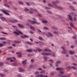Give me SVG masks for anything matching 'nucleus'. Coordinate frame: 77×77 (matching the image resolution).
<instances>
[{
    "label": "nucleus",
    "mask_w": 77,
    "mask_h": 77,
    "mask_svg": "<svg viewBox=\"0 0 77 77\" xmlns=\"http://www.w3.org/2000/svg\"><path fill=\"white\" fill-rule=\"evenodd\" d=\"M26 44H28L29 45H32V43L28 42H26Z\"/></svg>",
    "instance_id": "nucleus-26"
},
{
    "label": "nucleus",
    "mask_w": 77,
    "mask_h": 77,
    "mask_svg": "<svg viewBox=\"0 0 77 77\" xmlns=\"http://www.w3.org/2000/svg\"><path fill=\"white\" fill-rule=\"evenodd\" d=\"M13 27L15 29H17V27L16 26H13Z\"/></svg>",
    "instance_id": "nucleus-55"
},
{
    "label": "nucleus",
    "mask_w": 77,
    "mask_h": 77,
    "mask_svg": "<svg viewBox=\"0 0 77 77\" xmlns=\"http://www.w3.org/2000/svg\"><path fill=\"white\" fill-rule=\"evenodd\" d=\"M45 72V71L44 70H43L42 71H41L40 72V74H42V73H44Z\"/></svg>",
    "instance_id": "nucleus-46"
},
{
    "label": "nucleus",
    "mask_w": 77,
    "mask_h": 77,
    "mask_svg": "<svg viewBox=\"0 0 77 77\" xmlns=\"http://www.w3.org/2000/svg\"><path fill=\"white\" fill-rule=\"evenodd\" d=\"M11 65L12 66H17V65L15 63H11Z\"/></svg>",
    "instance_id": "nucleus-41"
},
{
    "label": "nucleus",
    "mask_w": 77,
    "mask_h": 77,
    "mask_svg": "<svg viewBox=\"0 0 77 77\" xmlns=\"http://www.w3.org/2000/svg\"><path fill=\"white\" fill-rule=\"evenodd\" d=\"M52 56H53V57H55V53H53V54L52 55Z\"/></svg>",
    "instance_id": "nucleus-47"
},
{
    "label": "nucleus",
    "mask_w": 77,
    "mask_h": 77,
    "mask_svg": "<svg viewBox=\"0 0 77 77\" xmlns=\"http://www.w3.org/2000/svg\"><path fill=\"white\" fill-rule=\"evenodd\" d=\"M26 51H27L28 52H29V53H30L33 51V50H32V49H29L27 50H26Z\"/></svg>",
    "instance_id": "nucleus-21"
},
{
    "label": "nucleus",
    "mask_w": 77,
    "mask_h": 77,
    "mask_svg": "<svg viewBox=\"0 0 77 77\" xmlns=\"http://www.w3.org/2000/svg\"><path fill=\"white\" fill-rule=\"evenodd\" d=\"M32 19L33 20V21H32L30 20H28V22H30V23H31V24H37L38 25L40 24V23L36 21V20L35 19V18H32Z\"/></svg>",
    "instance_id": "nucleus-1"
},
{
    "label": "nucleus",
    "mask_w": 77,
    "mask_h": 77,
    "mask_svg": "<svg viewBox=\"0 0 77 77\" xmlns=\"http://www.w3.org/2000/svg\"><path fill=\"white\" fill-rule=\"evenodd\" d=\"M50 75H54V72H51L50 73Z\"/></svg>",
    "instance_id": "nucleus-42"
},
{
    "label": "nucleus",
    "mask_w": 77,
    "mask_h": 77,
    "mask_svg": "<svg viewBox=\"0 0 77 77\" xmlns=\"http://www.w3.org/2000/svg\"><path fill=\"white\" fill-rule=\"evenodd\" d=\"M33 51L34 52H35V53H37V51H42V50L41 49V48H36V50H33Z\"/></svg>",
    "instance_id": "nucleus-6"
},
{
    "label": "nucleus",
    "mask_w": 77,
    "mask_h": 77,
    "mask_svg": "<svg viewBox=\"0 0 77 77\" xmlns=\"http://www.w3.org/2000/svg\"><path fill=\"white\" fill-rule=\"evenodd\" d=\"M2 44H5L6 43V42L5 41H3L2 42Z\"/></svg>",
    "instance_id": "nucleus-59"
},
{
    "label": "nucleus",
    "mask_w": 77,
    "mask_h": 77,
    "mask_svg": "<svg viewBox=\"0 0 77 77\" xmlns=\"http://www.w3.org/2000/svg\"><path fill=\"white\" fill-rule=\"evenodd\" d=\"M46 36L48 38H50V37H52L53 36V35L51 32H48V33H46Z\"/></svg>",
    "instance_id": "nucleus-3"
},
{
    "label": "nucleus",
    "mask_w": 77,
    "mask_h": 77,
    "mask_svg": "<svg viewBox=\"0 0 77 77\" xmlns=\"http://www.w3.org/2000/svg\"><path fill=\"white\" fill-rule=\"evenodd\" d=\"M74 45H71V48H74Z\"/></svg>",
    "instance_id": "nucleus-63"
},
{
    "label": "nucleus",
    "mask_w": 77,
    "mask_h": 77,
    "mask_svg": "<svg viewBox=\"0 0 77 77\" xmlns=\"http://www.w3.org/2000/svg\"><path fill=\"white\" fill-rule=\"evenodd\" d=\"M38 70L39 71H42V69L41 68H39L38 69Z\"/></svg>",
    "instance_id": "nucleus-60"
},
{
    "label": "nucleus",
    "mask_w": 77,
    "mask_h": 77,
    "mask_svg": "<svg viewBox=\"0 0 77 77\" xmlns=\"http://www.w3.org/2000/svg\"><path fill=\"white\" fill-rule=\"evenodd\" d=\"M71 68H72V69H75V67L72 66Z\"/></svg>",
    "instance_id": "nucleus-62"
},
{
    "label": "nucleus",
    "mask_w": 77,
    "mask_h": 77,
    "mask_svg": "<svg viewBox=\"0 0 77 77\" xmlns=\"http://www.w3.org/2000/svg\"><path fill=\"white\" fill-rule=\"evenodd\" d=\"M11 59H12V58L11 57L8 58H7V60H11Z\"/></svg>",
    "instance_id": "nucleus-52"
},
{
    "label": "nucleus",
    "mask_w": 77,
    "mask_h": 77,
    "mask_svg": "<svg viewBox=\"0 0 77 77\" xmlns=\"http://www.w3.org/2000/svg\"><path fill=\"white\" fill-rule=\"evenodd\" d=\"M18 26L19 27H20V28H24V26L23 25H21V24H18Z\"/></svg>",
    "instance_id": "nucleus-14"
},
{
    "label": "nucleus",
    "mask_w": 77,
    "mask_h": 77,
    "mask_svg": "<svg viewBox=\"0 0 77 77\" xmlns=\"http://www.w3.org/2000/svg\"><path fill=\"white\" fill-rule=\"evenodd\" d=\"M43 28L44 29H46V30H48V28L46 27H44Z\"/></svg>",
    "instance_id": "nucleus-53"
},
{
    "label": "nucleus",
    "mask_w": 77,
    "mask_h": 77,
    "mask_svg": "<svg viewBox=\"0 0 77 77\" xmlns=\"http://www.w3.org/2000/svg\"><path fill=\"white\" fill-rule=\"evenodd\" d=\"M43 58L44 59H45V62H47V57H43Z\"/></svg>",
    "instance_id": "nucleus-44"
},
{
    "label": "nucleus",
    "mask_w": 77,
    "mask_h": 77,
    "mask_svg": "<svg viewBox=\"0 0 77 77\" xmlns=\"http://www.w3.org/2000/svg\"><path fill=\"white\" fill-rule=\"evenodd\" d=\"M48 6H49L50 7H51V8H53V6L51 5L50 4H48Z\"/></svg>",
    "instance_id": "nucleus-32"
},
{
    "label": "nucleus",
    "mask_w": 77,
    "mask_h": 77,
    "mask_svg": "<svg viewBox=\"0 0 77 77\" xmlns=\"http://www.w3.org/2000/svg\"><path fill=\"white\" fill-rule=\"evenodd\" d=\"M73 20H74V21H76V20H77V17H74Z\"/></svg>",
    "instance_id": "nucleus-45"
},
{
    "label": "nucleus",
    "mask_w": 77,
    "mask_h": 77,
    "mask_svg": "<svg viewBox=\"0 0 77 77\" xmlns=\"http://www.w3.org/2000/svg\"><path fill=\"white\" fill-rule=\"evenodd\" d=\"M30 27L31 29H32V30H35V28L34 27L31 26H30Z\"/></svg>",
    "instance_id": "nucleus-24"
},
{
    "label": "nucleus",
    "mask_w": 77,
    "mask_h": 77,
    "mask_svg": "<svg viewBox=\"0 0 77 77\" xmlns=\"http://www.w3.org/2000/svg\"><path fill=\"white\" fill-rule=\"evenodd\" d=\"M1 18L2 21H6V19L4 18L3 17H1Z\"/></svg>",
    "instance_id": "nucleus-35"
},
{
    "label": "nucleus",
    "mask_w": 77,
    "mask_h": 77,
    "mask_svg": "<svg viewBox=\"0 0 77 77\" xmlns=\"http://www.w3.org/2000/svg\"><path fill=\"white\" fill-rule=\"evenodd\" d=\"M25 10L26 11H29V9L27 8H25Z\"/></svg>",
    "instance_id": "nucleus-50"
},
{
    "label": "nucleus",
    "mask_w": 77,
    "mask_h": 77,
    "mask_svg": "<svg viewBox=\"0 0 77 77\" xmlns=\"http://www.w3.org/2000/svg\"><path fill=\"white\" fill-rule=\"evenodd\" d=\"M70 15H73V16H74L75 17H76L77 16V15L75 14L74 13L71 12L70 13Z\"/></svg>",
    "instance_id": "nucleus-17"
},
{
    "label": "nucleus",
    "mask_w": 77,
    "mask_h": 77,
    "mask_svg": "<svg viewBox=\"0 0 77 77\" xmlns=\"http://www.w3.org/2000/svg\"><path fill=\"white\" fill-rule=\"evenodd\" d=\"M28 13L29 14H33V12L32 11H29L28 12Z\"/></svg>",
    "instance_id": "nucleus-57"
},
{
    "label": "nucleus",
    "mask_w": 77,
    "mask_h": 77,
    "mask_svg": "<svg viewBox=\"0 0 77 77\" xmlns=\"http://www.w3.org/2000/svg\"><path fill=\"white\" fill-rule=\"evenodd\" d=\"M70 26L71 27H74V25H73V23L72 22L69 23Z\"/></svg>",
    "instance_id": "nucleus-19"
},
{
    "label": "nucleus",
    "mask_w": 77,
    "mask_h": 77,
    "mask_svg": "<svg viewBox=\"0 0 77 77\" xmlns=\"http://www.w3.org/2000/svg\"><path fill=\"white\" fill-rule=\"evenodd\" d=\"M1 11L2 12H3V13H5V14L7 15H9V16H10L11 15L9 14L7 12V11H8V12H11V11H9L8 10H1Z\"/></svg>",
    "instance_id": "nucleus-2"
},
{
    "label": "nucleus",
    "mask_w": 77,
    "mask_h": 77,
    "mask_svg": "<svg viewBox=\"0 0 77 77\" xmlns=\"http://www.w3.org/2000/svg\"><path fill=\"white\" fill-rule=\"evenodd\" d=\"M37 30L38 32H39V33H41V30L38 29H37Z\"/></svg>",
    "instance_id": "nucleus-48"
},
{
    "label": "nucleus",
    "mask_w": 77,
    "mask_h": 77,
    "mask_svg": "<svg viewBox=\"0 0 77 77\" xmlns=\"http://www.w3.org/2000/svg\"><path fill=\"white\" fill-rule=\"evenodd\" d=\"M14 34H16V35H19V33H18L16 31H14Z\"/></svg>",
    "instance_id": "nucleus-39"
},
{
    "label": "nucleus",
    "mask_w": 77,
    "mask_h": 77,
    "mask_svg": "<svg viewBox=\"0 0 77 77\" xmlns=\"http://www.w3.org/2000/svg\"><path fill=\"white\" fill-rule=\"evenodd\" d=\"M38 38L39 39H40V40H42V37H38Z\"/></svg>",
    "instance_id": "nucleus-58"
},
{
    "label": "nucleus",
    "mask_w": 77,
    "mask_h": 77,
    "mask_svg": "<svg viewBox=\"0 0 77 77\" xmlns=\"http://www.w3.org/2000/svg\"><path fill=\"white\" fill-rule=\"evenodd\" d=\"M62 48L63 50V51L62 52V54H66V53L67 52L66 51V50L65 49V48L63 47H62Z\"/></svg>",
    "instance_id": "nucleus-7"
},
{
    "label": "nucleus",
    "mask_w": 77,
    "mask_h": 77,
    "mask_svg": "<svg viewBox=\"0 0 77 77\" xmlns=\"http://www.w3.org/2000/svg\"><path fill=\"white\" fill-rule=\"evenodd\" d=\"M70 9H71L72 11H75V9L72 6H70Z\"/></svg>",
    "instance_id": "nucleus-30"
},
{
    "label": "nucleus",
    "mask_w": 77,
    "mask_h": 77,
    "mask_svg": "<svg viewBox=\"0 0 77 77\" xmlns=\"http://www.w3.org/2000/svg\"><path fill=\"white\" fill-rule=\"evenodd\" d=\"M20 37L21 38L24 39V38H28V36L26 35H23L21 36Z\"/></svg>",
    "instance_id": "nucleus-12"
},
{
    "label": "nucleus",
    "mask_w": 77,
    "mask_h": 77,
    "mask_svg": "<svg viewBox=\"0 0 77 77\" xmlns=\"http://www.w3.org/2000/svg\"><path fill=\"white\" fill-rule=\"evenodd\" d=\"M44 50L45 51H47V52H48V53H51V50L47 48L45 49Z\"/></svg>",
    "instance_id": "nucleus-10"
},
{
    "label": "nucleus",
    "mask_w": 77,
    "mask_h": 77,
    "mask_svg": "<svg viewBox=\"0 0 77 77\" xmlns=\"http://www.w3.org/2000/svg\"><path fill=\"white\" fill-rule=\"evenodd\" d=\"M59 18H61V20L63 21L64 22H65V21L64 20H63V17H61L60 16H59Z\"/></svg>",
    "instance_id": "nucleus-29"
},
{
    "label": "nucleus",
    "mask_w": 77,
    "mask_h": 77,
    "mask_svg": "<svg viewBox=\"0 0 77 77\" xmlns=\"http://www.w3.org/2000/svg\"><path fill=\"white\" fill-rule=\"evenodd\" d=\"M69 53L70 54H75V52L73 51H70L69 52Z\"/></svg>",
    "instance_id": "nucleus-16"
},
{
    "label": "nucleus",
    "mask_w": 77,
    "mask_h": 77,
    "mask_svg": "<svg viewBox=\"0 0 77 77\" xmlns=\"http://www.w3.org/2000/svg\"><path fill=\"white\" fill-rule=\"evenodd\" d=\"M0 76H2V77H3L5 76V75L4 74L0 73Z\"/></svg>",
    "instance_id": "nucleus-40"
},
{
    "label": "nucleus",
    "mask_w": 77,
    "mask_h": 77,
    "mask_svg": "<svg viewBox=\"0 0 77 77\" xmlns=\"http://www.w3.org/2000/svg\"><path fill=\"white\" fill-rule=\"evenodd\" d=\"M14 42H15V43H16L17 44L20 43V41H14Z\"/></svg>",
    "instance_id": "nucleus-36"
},
{
    "label": "nucleus",
    "mask_w": 77,
    "mask_h": 77,
    "mask_svg": "<svg viewBox=\"0 0 77 77\" xmlns=\"http://www.w3.org/2000/svg\"><path fill=\"white\" fill-rule=\"evenodd\" d=\"M47 12H48V14H51V13H52L51 11H50V10H47Z\"/></svg>",
    "instance_id": "nucleus-34"
},
{
    "label": "nucleus",
    "mask_w": 77,
    "mask_h": 77,
    "mask_svg": "<svg viewBox=\"0 0 77 77\" xmlns=\"http://www.w3.org/2000/svg\"><path fill=\"white\" fill-rule=\"evenodd\" d=\"M0 66H3V63H0Z\"/></svg>",
    "instance_id": "nucleus-56"
},
{
    "label": "nucleus",
    "mask_w": 77,
    "mask_h": 77,
    "mask_svg": "<svg viewBox=\"0 0 77 77\" xmlns=\"http://www.w3.org/2000/svg\"><path fill=\"white\" fill-rule=\"evenodd\" d=\"M40 77H44V75H40Z\"/></svg>",
    "instance_id": "nucleus-61"
},
{
    "label": "nucleus",
    "mask_w": 77,
    "mask_h": 77,
    "mask_svg": "<svg viewBox=\"0 0 77 77\" xmlns=\"http://www.w3.org/2000/svg\"><path fill=\"white\" fill-rule=\"evenodd\" d=\"M57 71H62L63 70V68H57L56 69Z\"/></svg>",
    "instance_id": "nucleus-15"
},
{
    "label": "nucleus",
    "mask_w": 77,
    "mask_h": 77,
    "mask_svg": "<svg viewBox=\"0 0 77 77\" xmlns=\"http://www.w3.org/2000/svg\"><path fill=\"white\" fill-rule=\"evenodd\" d=\"M72 65H73L74 66H77V64L74 63H72Z\"/></svg>",
    "instance_id": "nucleus-64"
},
{
    "label": "nucleus",
    "mask_w": 77,
    "mask_h": 77,
    "mask_svg": "<svg viewBox=\"0 0 77 77\" xmlns=\"http://www.w3.org/2000/svg\"><path fill=\"white\" fill-rule=\"evenodd\" d=\"M42 55H43V56H50V55H51V54L48 53H42Z\"/></svg>",
    "instance_id": "nucleus-5"
},
{
    "label": "nucleus",
    "mask_w": 77,
    "mask_h": 77,
    "mask_svg": "<svg viewBox=\"0 0 77 77\" xmlns=\"http://www.w3.org/2000/svg\"><path fill=\"white\" fill-rule=\"evenodd\" d=\"M26 44H28L29 45H32V43L28 42H26Z\"/></svg>",
    "instance_id": "nucleus-25"
},
{
    "label": "nucleus",
    "mask_w": 77,
    "mask_h": 77,
    "mask_svg": "<svg viewBox=\"0 0 77 77\" xmlns=\"http://www.w3.org/2000/svg\"><path fill=\"white\" fill-rule=\"evenodd\" d=\"M39 72L38 71H36L35 72V75H38V74H39Z\"/></svg>",
    "instance_id": "nucleus-43"
},
{
    "label": "nucleus",
    "mask_w": 77,
    "mask_h": 77,
    "mask_svg": "<svg viewBox=\"0 0 77 77\" xmlns=\"http://www.w3.org/2000/svg\"><path fill=\"white\" fill-rule=\"evenodd\" d=\"M37 66V65L36 64H35L34 65H31L30 67L31 68H33L34 67H36Z\"/></svg>",
    "instance_id": "nucleus-22"
},
{
    "label": "nucleus",
    "mask_w": 77,
    "mask_h": 77,
    "mask_svg": "<svg viewBox=\"0 0 77 77\" xmlns=\"http://www.w3.org/2000/svg\"><path fill=\"white\" fill-rule=\"evenodd\" d=\"M0 40H2V41H5V40H6V38L3 37L0 38Z\"/></svg>",
    "instance_id": "nucleus-27"
},
{
    "label": "nucleus",
    "mask_w": 77,
    "mask_h": 77,
    "mask_svg": "<svg viewBox=\"0 0 77 77\" xmlns=\"http://www.w3.org/2000/svg\"><path fill=\"white\" fill-rule=\"evenodd\" d=\"M4 5L5 6V7H7V8H9V6L7 4H4Z\"/></svg>",
    "instance_id": "nucleus-37"
},
{
    "label": "nucleus",
    "mask_w": 77,
    "mask_h": 77,
    "mask_svg": "<svg viewBox=\"0 0 77 77\" xmlns=\"http://www.w3.org/2000/svg\"><path fill=\"white\" fill-rule=\"evenodd\" d=\"M16 54H18L17 57L19 58H20L21 57V52H16Z\"/></svg>",
    "instance_id": "nucleus-8"
},
{
    "label": "nucleus",
    "mask_w": 77,
    "mask_h": 77,
    "mask_svg": "<svg viewBox=\"0 0 77 77\" xmlns=\"http://www.w3.org/2000/svg\"><path fill=\"white\" fill-rule=\"evenodd\" d=\"M18 22V20H10V23H17V22Z\"/></svg>",
    "instance_id": "nucleus-13"
},
{
    "label": "nucleus",
    "mask_w": 77,
    "mask_h": 77,
    "mask_svg": "<svg viewBox=\"0 0 77 77\" xmlns=\"http://www.w3.org/2000/svg\"><path fill=\"white\" fill-rule=\"evenodd\" d=\"M42 22L43 23H48V21L47 20H44L42 21Z\"/></svg>",
    "instance_id": "nucleus-33"
},
{
    "label": "nucleus",
    "mask_w": 77,
    "mask_h": 77,
    "mask_svg": "<svg viewBox=\"0 0 77 77\" xmlns=\"http://www.w3.org/2000/svg\"><path fill=\"white\" fill-rule=\"evenodd\" d=\"M54 6H55V7L56 8H57L58 9H60V10H62L63 9V8L62 7H58L57 5H56V4L54 5Z\"/></svg>",
    "instance_id": "nucleus-4"
},
{
    "label": "nucleus",
    "mask_w": 77,
    "mask_h": 77,
    "mask_svg": "<svg viewBox=\"0 0 77 77\" xmlns=\"http://www.w3.org/2000/svg\"><path fill=\"white\" fill-rule=\"evenodd\" d=\"M49 62H52V63H53L54 62V61L52 60H49Z\"/></svg>",
    "instance_id": "nucleus-49"
},
{
    "label": "nucleus",
    "mask_w": 77,
    "mask_h": 77,
    "mask_svg": "<svg viewBox=\"0 0 77 77\" xmlns=\"http://www.w3.org/2000/svg\"><path fill=\"white\" fill-rule=\"evenodd\" d=\"M59 77H68L67 75H58Z\"/></svg>",
    "instance_id": "nucleus-18"
},
{
    "label": "nucleus",
    "mask_w": 77,
    "mask_h": 77,
    "mask_svg": "<svg viewBox=\"0 0 77 77\" xmlns=\"http://www.w3.org/2000/svg\"><path fill=\"white\" fill-rule=\"evenodd\" d=\"M26 61H27V60H24V61H23L22 62L23 64L24 65H26Z\"/></svg>",
    "instance_id": "nucleus-23"
},
{
    "label": "nucleus",
    "mask_w": 77,
    "mask_h": 77,
    "mask_svg": "<svg viewBox=\"0 0 77 77\" xmlns=\"http://www.w3.org/2000/svg\"><path fill=\"white\" fill-rule=\"evenodd\" d=\"M54 34H59V32L55 31L54 32Z\"/></svg>",
    "instance_id": "nucleus-51"
},
{
    "label": "nucleus",
    "mask_w": 77,
    "mask_h": 77,
    "mask_svg": "<svg viewBox=\"0 0 77 77\" xmlns=\"http://www.w3.org/2000/svg\"><path fill=\"white\" fill-rule=\"evenodd\" d=\"M59 3V1H56L53 2H52V5H55V4H57V3Z\"/></svg>",
    "instance_id": "nucleus-11"
},
{
    "label": "nucleus",
    "mask_w": 77,
    "mask_h": 77,
    "mask_svg": "<svg viewBox=\"0 0 77 77\" xmlns=\"http://www.w3.org/2000/svg\"><path fill=\"white\" fill-rule=\"evenodd\" d=\"M38 44H39V45H44V43L41 42H39Z\"/></svg>",
    "instance_id": "nucleus-28"
},
{
    "label": "nucleus",
    "mask_w": 77,
    "mask_h": 77,
    "mask_svg": "<svg viewBox=\"0 0 77 77\" xmlns=\"http://www.w3.org/2000/svg\"><path fill=\"white\" fill-rule=\"evenodd\" d=\"M61 62L60 61H57L56 62V64H59V63H60Z\"/></svg>",
    "instance_id": "nucleus-38"
},
{
    "label": "nucleus",
    "mask_w": 77,
    "mask_h": 77,
    "mask_svg": "<svg viewBox=\"0 0 77 77\" xmlns=\"http://www.w3.org/2000/svg\"><path fill=\"white\" fill-rule=\"evenodd\" d=\"M3 45H4L2 43H0V47H3Z\"/></svg>",
    "instance_id": "nucleus-54"
},
{
    "label": "nucleus",
    "mask_w": 77,
    "mask_h": 77,
    "mask_svg": "<svg viewBox=\"0 0 77 77\" xmlns=\"http://www.w3.org/2000/svg\"><path fill=\"white\" fill-rule=\"evenodd\" d=\"M19 72H23V71H24V70L23 69L21 68H19Z\"/></svg>",
    "instance_id": "nucleus-20"
},
{
    "label": "nucleus",
    "mask_w": 77,
    "mask_h": 77,
    "mask_svg": "<svg viewBox=\"0 0 77 77\" xmlns=\"http://www.w3.org/2000/svg\"><path fill=\"white\" fill-rule=\"evenodd\" d=\"M60 74L61 75H62V74H64V72L62 71H60Z\"/></svg>",
    "instance_id": "nucleus-31"
},
{
    "label": "nucleus",
    "mask_w": 77,
    "mask_h": 77,
    "mask_svg": "<svg viewBox=\"0 0 77 77\" xmlns=\"http://www.w3.org/2000/svg\"><path fill=\"white\" fill-rule=\"evenodd\" d=\"M67 16H68V18H69V19L71 21H72V20H73L72 18V17H71V16L69 15H67Z\"/></svg>",
    "instance_id": "nucleus-9"
}]
</instances>
